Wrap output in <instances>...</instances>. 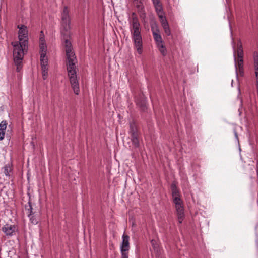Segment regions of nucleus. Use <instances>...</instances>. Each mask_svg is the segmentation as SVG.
Segmentation results:
<instances>
[{"label":"nucleus","instance_id":"nucleus-34","mask_svg":"<svg viewBox=\"0 0 258 258\" xmlns=\"http://www.w3.org/2000/svg\"><path fill=\"white\" fill-rule=\"evenodd\" d=\"M154 4V7L157 5H161V3L160 0H152Z\"/></svg>","mask_w":258,"mask_h":258},{"label":"nucleus","instance_id":"nucleus-16","mask_svg":"<svg viewBox=\"0 0 258 258\" xmlns=\"http://www.w3.org/2000/svg\"><path fill=\"white\" fill-rule=\"evenodd\" d=\"M38 213L36 214H28V216L29 218L30 221L33 224H37L38 222Z\"/></svg>","mask_w":258,"mask_h":258},{"label":"nucleus","instance_id":"nucleus-37","mask_svg":"<svg viewBox=\"0 0 258 258\" xmlns=\"http://www.w3.org/2000/svg\"><path fill=\"white\" fill-rule=\"evenodd\" d=\"M238 60L243 59V56H237Z\"/></svg>","mask_w":258,"mask_h":258},{"label":"nucleus","instance_id":"nucleus-36","mask_svg":"<svg viewBox=\"0 0 258 258\" xmlns=\"http://www.w3.org/2000/svg\"><path fill=\"white\" fill-rule=\"evenodd\" d=\"M256 173H258V161L256 163Z\"/></svg>","mask_w":258,"mask_h":258},{"label":"nucleus","instance_id":"nucleus-25","mask_svg":"<svg viewBox=\"0 0 258 258\" xmlns=\"http://www.w3.org/2000/svg\"><path fill=\"white\" fill-rule=\"evenodd\" d=\"M71 23L70 17H62L61 24L62 27L70 25Z\"/></svg>","mask_w":258,"mask_h":258},{"label":"nucleus","instance_id":"nucleus-13","mask_svg":"<svg viewBox=\"0 0 258 258\" xmlns=\"http://www.w3.org/2000/svg\"><path fill=\"white\" fill-rule=\"evenodd\" d=\"M70 30V25H68V26L66 25L64 27H62V29L61 30V33L62 36L63 37H70V35H71Z\"/></svg>","mask_w":258,"mask_h":258},{"label":"nucleus","instance_id":"nucleus-12","mask_svg":"<svg viewBox=\"0 0 258 258\" xmlns=\"http://www.w3.org/2000/svg\"><path fill=\"white\" fill-rule=\"evenodd\" d=\"M171 190L172 191V196L173 200H174V199H175V198H177V199H180V195L179 194V189H178L175 182H173L171 184Z\"/></svg>","mask_w":258,"mask_h":258},{"label":"nucleus","instance_id":"nucleus-3","mask_svg":"<svg viewBox=\"0 0 258 258\" xmlns=\"http://www.w3.org/2000/svg\"><path fill=\"white\" fill-rule=\"evenodd\" d=\"M133 31L132 32V37L133 41L139 54L143 52V42L141 34L140 24L137 17H133L132 21Z\"/></svg>","mask_w":258,"mask_h":258},{"label":"nucleus","instance_id":"nucleus-14","mask_svg":"<svg viewBox=\"0 0 258 258\" xmlns=\"http://www.w3.org/2000/svg\"><path fill=\"white\" fill-rule=\"evenodd\" d=\"M28 205L25 206L26 210L28 211V214H36L37 213L36 211H33V208L32 207V203L31 201V197H29V201L28 203Z\"/></svg>","mask_w":258,"mask_h":258},{"label":"nucleus","instance_id":"nucleus-15","mask_svg":"<svg viewBox=\"0 0 258 258\" xmlns=\"http://www.w3.org/2000/svg\"><path fill=\"white\" fill-rule=\"evenodd\" d=\"M4 169V172L6 176L10 177V173L12 172L13 168L11 164H8L5 165V166L3 168Z\"/></svg>","mask_w":258,"mask_h":258},{"label":"nucleus","instance_id":"nucleus-2","mask_svg":"<svg viewBox=\"0 0 258 258\" xmlns=\"http://www.w3.org/2000/svg\"><path fill=\"white\" fill-rule=\"evenodd\" d=\"M13 46V59L15 64L17 66L16 70L20 72L22 67V60L24 55L27 53L28 50V42L26 40L23 42L15 41L11 43Z\"/></svg>","mask_w":258,"mask_h":258},{"label":"nucleus","instance_id":"nucleus-27","mask_svg":"<svg viewBox=\"0 0 258 258\" xmlns=\"http://www.w3.org/2000/svg\"><path fill=\"white\" fill-rule=\"evenodd\" d=\"M151 244H152V246L153 249L155 250L158 251V249L159 248V245H158L157 242L155 240L152 239L151 241Z\"/></svg>","mask_w":258,"mask_h":258},{"label":"nucleus","instance_id":"nucleus-22","mask_svg":"<svg viewBox=\"0 0 258 258\" xmlns=\"http://www.w3.org/2000/svg\"><path fill=\"white\" fill-rule=\"evenodd\" d=\"M234 61L236 62V57L234 55ZM236 70V74H239L240 76L243 77L244 75V67L242 68H238V70H237V67L236 62H235V64Z\"/></svg>","mask_w":258,"mask_h":258},{"label":"nucleus","instance_id":"nucleus-21","mask_svg":"<svg viewBox=\"0 0 258 258\" xmlns=\"http://www.w3.org/2000/svg\"><path fill=\"white\" fill-rule=\"evenodd\" d=\"M40 54L46 55L47 47L46 45L44 42H42L40 44Z\"/></svg>","mask_w":258,"mask_h":258},{"label":"nucleus","instance_id":"nucleus-7","mask_svg":"<svg viewBox=\"0 0 258 258\" xmlns=\"http://www.w3.org/2000/svg\"><path fill=\"white\" fill-rule=\"evenodd\" d=\"M16 227L14 225L6 224L3 228L2 231L7 236H12L14 234Z\"/></svg>","mask_w":258,"mask_h":258},{"label":"nucleus","instance_id":"nucleus-40","mask_svg":"<svg viewBox=\"0 0 258 258\" xmlns=\"http://www.w3.org/2000/svg\"><path fill=\"white\" fill-rule=\"evenodd\" d=\"M42 39H43L42 38H40V39L41 41H42Z\"/></svg>","mask_w":258,"mask_h":258},{"label":"nucleus","instance_id":"nucleus-26","mask_svg":"<svg viewBox=\"0 0 258 258\" xmlns=\"http://www.w3.org/2000/svg\"><path fill=\"white\" fill-rule=\"evenodd\" d=\"M157 46L159 48V50L160 52H161V53L163 56H165L167 54V50H166L165 46L163 44V43L161 44H160L159 45H157Z\"/></svg>","mask_w":258,"mask_h":258},{"label":"nucleus","instance_id":"nucleus-19","mask_svg":"<svg viewBox=\"0 0 258 258\" xmlns=\"http://www.w3.org/2000/svg\"><path fill=\"white\" fill-rule=\"evenodd\" d=\"M153 37L155 41L156 42L157 45H159L160 44L163 43L161 35L155 32H153Z\"/></svg>","mask_w":258,"mask_h":258},{"label":"nucleus","instance_id":"nucleus-8","mask_svg":"<svg viewBox=\"0 0 258 258\" xmlns=\"http://www.w3.org/2000/svg\"><path fill=\"white\" fill-rule=\"evenodd\" d=\"M122 241L120 245V250H129L130 249V236L125 234H123L122 236Z\"/></svg>","mask_w":258,"mask_h":258},{"label":"nucleus","instance_id":"nucleus-32","mask_svg":"<svg viewBox=\"0 0 258 258\" xmlns=\"http://www.w3.org/2000/svg\"><path fill=\"white\" fill-rule=\"evenodd\" d=\"M5 135V130H0V141L3 140L4 139Z\"/></svg>","mask_w":258,"mask_h":258},{"label":"nucleus","instance_id":"nucleus-4","mask_svg":"<svg viewBox=\"0 0 258 258\" xmlns=\"http://www.w3.org/2000/svg\"><path fill=\"white\" fill-rule=\"evenodd\" d=\"M128 133L130 135V139L132 144L135 148H138L140 146V131L138 126V123L135 119H132L130 121Z\"/></svg>","mask_w":258,"mask_h":258},{"label":"nucleus","instance_id":"nucleus-39","mask_svg":"<svg viewBox=\"0 0 258 258\" xmlns=\"http://www.w3.org/2000/svg\"><path fill=\"white\" fill-rule=\"evenodd\" d=\"M132 15H133V16H134V15H135V13H133V14H132Z\"/></svg>","mask_w":258,"mask_h":258},{"label":"nucleus","instance_id":"nucleus-33","mask_svg":"<svg viewBox=\"0 0 258 258\" xmlns=\"http://www.w3.org/2000/svg\"><path fill=\"white\" fill-rule=\"evenodd\" d=\"M237 66L238 68L243 67V59L238 60Z\"/></svg>","mask_w":258,"mask_h":258},{"label":"nucleus","instance_id":"nucleus-23","mask_svg":"<svg viewBox=\"0 0 258 258\" xmlns=\"http://www.w3.org/2000/svg\"><path fill=\"white\" fill-rule=\"evenodd\" d=\"M155 8L158 16H163V11L162 4L155 6Z\"/></svg>","mask_w":258,"mask_h":258},{"label":"nucleus","instance_id":"nucleus-9","mask_svg":"<svg viewBox=\"0 0 258 258\" xmlns=\"http://www.w3.org/2000/svg\"><path fill=\"white\" fill-rule=\"evenodd\" d=\"M136 104L142 112H146L147 110V100L145 98H139L136 100Z\"/></svg>","mask_w":258,"mask_h":258},{"label":"nucleus","instance_id":"nucleus-6","mask_svg":"<svg viewBox=\"0 0 258 258\" xmlns=\"http://www.w3.org/2000/svg\"><path fill=\"white\" fill-rule=\"evenodd\" d=\"M17 28L19 29V42H23L26 40L28 42V33L27 29V27L24 25H19L17 26Z\"/></svg>","mask_w":258,"mask_h":258},{"label":"nucleus","instance_id":"nucleus-38","mask_svg":"<svg viewBox=\"0 0 258 258\" xmlns=\"http://www.w3.org/2000/svg\"><path fill=\"white\" fill-rule=\"evenodd\" d=\"M243 52L237 53V56H243Z\"/></svg>","mask_w":258,"mask_h":258},{"label":"nucleus","instance_id":"nucleus-11","mask_svg":"<svg viewBox=\"0 0 258 258\" xmlns=\"http://www.w3.org/2000/svg\"><path fill=\"white\" fill-rule=\"evenodd\" d=\"M161 18V22L162 23V26L164 29V32L165 34L167 36H170L171 35V31L169 26V24L168 21L166 19V17H160Z\"/></svg>","mask_w":258,"mask_h":258},{"label":"nucleus","instance_id":"nucleus-29","mask_svg":"<svg viewBox=\"0 0 258 258\" xmlns=\"http://www.w3.org/2000/svg\"><path fill=\"white\" fill-rule=\"evenodd\" d=\"M121 253V258H128V250H120Z\"/></svg>","mask_w":258,"mask_h":258},{"label":"nucleus","instance_id":"nucleus-28","mask_svg":"<svg viewBox=\"0 0 258 258\" xmlns=\"http://www.w3.org/2000/svg\"><path fill=\"white\" fill-rule=\"evenodd\" d=\"M7 122L6 120H3L0 123V130H6L7 126Z\"/></svg>","mask_w":258,"mask_h":258},{"label":"nucleus","instance_id":"nucleus-10","mask_svg":"<svg viewBox=\"0 0 258 258\" xmlns=\"http://www.w3.org/2000/svg\"><path fill=\"white\" fill-rule=\"evenodd\" d=\"M136 5V10L139 16H143L145 14L144 7L141 0L134 2Z\"/></svg>","mask_w":258,"mask_h":258},{"label":"nucleus","instance_id":"nucleus-5","mask_svg":"<svg viewBox=\"0 0 258 258\" xmlns=\"http://www.w3.org/2000/svg\"><path fill=\"white\" fill-rule=\"evenodd\" d=\"M173 203L175 205V208L176 210V213L177 215L178 222L180 224L182 223V221L184 218V208L183 206V202L180 199H177L175 198V199L173 200Z\"/></svg>","mask_w":258,"mask_h":258},{"label":"nucleus","instance_id":"nucleus-17","mask_svg":"<svg viewBox=\"0 0 258 258\" xmlns=\"http://www.w3.org/2000/svg\"><path fill=\"white\" fill-rule=\"evenodd\" d=\"M40 62H41V67H48V59L46 57V55L43 54L40 55Z\"/></svg>","mask_w":258,"mask_h":258},{"label":"nucleus","instance_id":"nucleus-18","mask_svg":"<svg viewBox=\"0 0 258 258\" xmlns=\"http://www.w3.org/2000/svg\"><path fill=\"white\" fill-rule=\"evenodd\" d=\"M70 37H63L62 39L64 40V47L66 50H71L72 49V44L69 40Z\"/></svg>","mask_w":258,"mask_h":258},{"label":"nucleus","instance_id":"nucleus-24","mask_svg":"<svg viewBox=\"0 0 258 258\" xmlns=\"http://www.w3.org/2000/svg\"><path fill=\"white\" fill-rule=\"evenodd\" d=\"M42 75L43 80H46L47 78L48 67H42Z\"/></svg>","mask_w":258,"mask_h":258},{"label":"nucleus","instance_id":"nucleus-20","mask_svg":"<svg viewBox=\"0 0 258 258\" xmlns=\"http://www.w3.org/2000/svg\"><path fill=\"white\" fill-rule=\"evenodd\" d=\"M253 66L255 71H258V53L254 52L253 54Z\"/></svg>","mask_w":258,"mask_h":258},{"label":"nucleus","instance_id":"nucleus-31","mask_svg":"<svg viewBox=\"0 0 258 258\" xmlns=\"http://www.w3.org/2000/svg\"><path fill=\"white\" fill-rule=\"evenodd\" d=\"M69 15V10L67 7H64L63 11H62V15L63 16H68Z\"/></svg>","mask_w":258,"mask_h":258},{"label":"nucleus","instance_id":"nucleus-1","mask_svg":"<svg viewBox=\"0 0 258 258\" xmlns=\"http://www.w3.org/2000/svg\"><path fill=\"white\" fill-rule=\"evenodd\" d=\"M66 53L67 58V69L71 87L74 93L79 95L80 87L77 75V68L75 65L77 62V58L72 49L66 50Z\"/></svg>","mask_w":258,"mask_h":258},{"label":"nucleus","instance_id":"nucleus-35","mask_svg":"<svg viewBox=\"0 0 258 258\" xmlns=\"http://www.w3.org/2000/svg\"><path fill=\"white\" fill-rule=\"evenodd\" d=\"M255 75L256 78V87L258 86V71H255Z\"/></svg>","mask_w":258,"mask_h":258},{"label":"nucleus","instance_id":"nucleus-30","mask_svg":"<svg viewBox=\"0 0 258 258\" xmlns=\"http://www.w3.org/2000/svg\"><path fill=\"white\" fill-rule=\"evenodd\" d=\"M237 45V53L243 52L242 45L240 41L238 42Z\"/></svg>","mask_w":258,"mask_h":258}]
</instances>
